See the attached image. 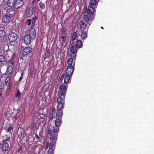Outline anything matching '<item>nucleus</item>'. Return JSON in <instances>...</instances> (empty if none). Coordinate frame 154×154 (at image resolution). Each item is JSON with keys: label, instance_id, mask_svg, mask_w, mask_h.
Listing matches in <instances>:
<instances>
[{"label": "nucleus", "instance_id": "nucleus-51", "mask_svg": "<svg viewBox=\"0 0 154 154\" xmlns=\"http://www.w3.org/2000/svg\"><path fill=\"white\" fill-rule=\"evenodd\" d=\"M35 137L36 139L37 140H39L40 139L39 137L37 134H36L35 135Z\"/></svg>", "mask_w": 154, "mask_h": 154}, {"label": "nucleus", "instance_id": "nucleus-31", "mask_svg": "<svg viewBox=\"0 0 154 154\" xmlns=\"http://www.w3.org/2000/svg\"><path fill=\"white\" fill-rule=\"evenodd\" d=\"M46 51L45 53V57L47 58L50 55V51L48 49H46Z\"/></svg>", "mask_w": 154, "mask_h": 154}, {"label": "nucleus", "instance_id": "nucleus-40", "mask_svg": "<svg viewBox=\"0 0 154 154\" xmlns=\"http://www.w3.org/2000/svg\"><path fill=\"white\" fill-rule=\"evenodd\" d=\"M36 19H37L35 17H34L32 21V27L34 26V24L36 20Z\"/></svg>", "mask_w": 154, "mask_h": 154}, {"label": "nucleus", "instance_id": "nucleus-62", "mask_svg": "<svg viewBox=\"0 0 154 154\" xmlns=\"http://www.w3.org/2000/svg\"><path fill=\"white\" fill-rule=\"evenodd\" d=\"M0 154H2V153H1L0 152Z\"/></svg>", "mask_w": 154, "mask_h": 154}, {"label": "nucleus", "instance_id": "nucleus-56", "mask_svg": "<svg viewBox=\"0 0 154 154\" xmlns=\"http://www.w3.org/2000/svg\"><path fill=\"white\" fill-rule=\"evenodd\" d=\"M22 79V77H20V79H19V81H20L21 80V79Z\"/></svg>", "mask_w": 154, "mask_h": 154}, {"label": "nucleus", "instance_id": "nucleus-2", "mask_svg": "<svg viewBox=\"0 0 154 154\" xmlns=\"http://www.w3.org/2000/svg\"><path fill=\"white\" fill-rule=\"evenodd\" d=\"M75 63L73 62V65L68 66L66 70L65 74L70 76L72 75L75 68Z\"/></svg>", "mask_w": 154, "mask_h": 154}, {"label": "nucleus", "instance_id": "nucleus-60", "mask_svg": "<svg viewBox=\"0 0 154 154\" xmlns=\"http://www.w3.org/2000/svg\"><path fill=\"white\" fill-rule=\"evenodd\" d=\"M101 28H102V29H103V27H101Z\"/></svg>", "mask_w": 154, "mask_h": 154}, {"label": "nucleus", "instance_id": "nucleus-8", "mask_svg": "<svg viewBox=\"0 0 154 154\" xmlns=\"http://www.w3.org/2000/svg\"><path fill=\"white\" fill-rule=\"evenodd\" d=\"M32 51V49L29 47H26L22 50V53L23 54L26 55L28 54Z\"/></svg>", "mask_w": 154, "mask_h": 154}, {"label": "nucleus", "instance_id": "nucleus-17", "mask_svg": "<svg viewBox=\"0 0 154 154\" xmlns=\"http://www.w3.org/2000/svg\"><path fill=\"white\" fill-rule=\"evenodd\" d=\"M78 49L77 47L75 46H73L70 49V51L73 54V57H76V54H75L76 53Z\"/></svg>", "mask_w": 154, "mask_h": 154}, {"label": "nucleus", "instance_id": "nucleus-46", "mask_svg": "<svg viewBox=\"0 0 154 154\" xmlns=\"http://www.w3.org/2000/svg\"><path fill=\"white\" fill-rule=\"evenodd\" d=\"M47 128L48 129V131H47L48 133L49 134H51L52 132L51 129L49 127H47Z\"/></svg>", "mask_w": 154, "mask_h": 154}, {"label": "nucleus", "instance_id": "nucleus-34", "mask_svg": "<svg viewBox=\"0 0 154 154\" xmlns=\"http://www.w3.org/2000/svg\"><path fill=\"white\" fill-rule=\"evenodd\" d=\"M48 154H53V150L52 148H49L47 151Z\"/></svg>", "mask_w": 154, "mask_h": 154}, {"label": "nucleus", "instance_id": "nucleus-58", "mask_svg": "<svg viewBox=\"0 0 154 154\" xmlns=\"http://www.w3.org/2000/svg\"><path fill=\"white\" fill-rule=\"evenodd\" d=\"M23 116V114H21V115H20V117H22V116Z\"/></svg>", "mask_w": 154, "mask_h": 154}, {"label": "nucleus", "instance_id": "nucleus-5", "mask_svg": "<svg viewBox=\"0 0 154 154\" xmlns=\"http://www.w3.org/2000/svg\"><path fill=\"white\" fill-rule=\"evenodd\" d=\"M5 13L13 18L16 14V11L13 8H9L7 10Z\"/></svg>", "mask_w": 154, "mask_h": 154}, {"label": "nucleus", "instance_id": "nucleus-53", "mask_svg": "<svg viewBox=\"0 0 154 154\" xmlns=\"http://www.w3.org/2000/svg\"><path fill=\"white\" fill-rule=\"evenodd\" d=\"M54 110H55V108L54 107H52V108H51V111H52V113H53L54 111Z\"/></svg>", "mask_w": 154, "mask_h": 154}, {"label": "nucleus", "instance_id": "nucleus-15", "mask_svg": "<svg viewBox=\"0 0 154 154\" xmlns=\"http://www.w3.org/2000/svg\"><path fill=\"white\" fill-rule=\"evenodd\" d=\"M8 49L7 50L4 51V54L6 55L7 57H9L10 56L13 55V52L9 49V46L8 47Z\"/></svg>", "mask_w": 154, "mask_h": 154}, {"label": "nucleus", "instance_id": "nucleus-12", "mask_svg": "<svg viewBox=\"0 0 154 154\" xmlns=\"http://www.w3.org/2000/svg\"><path fill=\"white\" fill-rule=\"evenodd\" d=\"M80 29L82 31H84L87 27L86 24L83 20L81 21L79 23Z\"/></svg>", "mask_w": 154, "mask_h": 154}, {"label": "nucleus", "instance_id": "nucleus-49", "mask_svg": "<svg viewBox=\"0 0 154 154\" xmlns=\"http://www.w3.org/2000/svg\"><path fill=\"white\" fill-rule=\"evenodd\" d=\"M50 119L51 120H52V119H53V113H51L50 114Z\"/></svg>", "mask_w": 154, "mask_h": 154}, {"label": "nucleus", "instance_id": "nucleus-24", "mask_svg": "<svg viewBox=\"0 0 154 154\" xmlns=\"http://www.w3.org/2000/svg\"><path fill=\"white\" fill-rule=\"evenodd\" d=\"M87 34L86 32H83L82 33L81 37L82 39H85L87 37Z\"/></svg>", "mask_w": 154, "mask_h": 154}, {"label": "nucleus", "instance_id": "nucleus-19", "mask_svg": "<svg viewBox=\"0 0 154 154\" xmlns=\"http://www.w3.org/2000/svg\"><path fill=\"white\" fill-rule=\"evenodd\" d=\"M15 8H18L21 7L23 4V2L22 0L16 1Z\"/></svg>", "mask_w": 154, "mask_h": 154}, {"label": "nucleus", "instance_id": "nucleus-45", "mask_svg": "<svg viewBox=\"0 0 154 154\" xmlns=\"http://www.w3.org/2000/svg\"><path fill=\"white\" fill-rule=\"evenodd\" d=\"M7 4L6 3H3L2 5V7L3 9H5L7 7Z\"/></svg>", "mask_w": 154, "mask_h": 154}, {"label": "nucleus", "instance_id": "nucleus-30", "mask_svg": "<svg viewBox=\"0 0 154 154\" xmlns=\"http://www.w3.org/2000/svg\"><path fill=\"white\" fill-rule=\"evenodd\" d=\"M5 34V32L4 30H0V38H2L3 37Z\"/></svg>", "mask_w": 154, "mask_h": 154}, {"label": "nucleus", "instance_id": "nucleus-22", "mask_svg": "<svg viewBox=\"0 0 154 154\" xmlns=\"http://www.w3.org/2000/svg\"><path fill=\"white\" fill-rule=\"evenodd\" d=\"M64 103H58L57 108V109L60 110L64 107Z\"/></svg>", "mask_w": 154, "mask_h": 154}, {"label": "nucleus", "instance_id": "nucleus-43", "mask_svg": "<svg viewBox=\"0 0 154 154\" xmlns=\"http://www.w3.org/2000/svg\"><path fill=\"white\" fill-rule=\"evenodd\" d=\"M37 124L36 123L32 124L31 126V128L32 129H35L37 126Z\"/></svg>", "mask_w": 154, "mask_h": 154}, {"label": "nucleus", "instance_id": "nucleus-47", "mask_svg": "<svg viewBox=\"0 0 154 154\" xmlns=\"http://www.w3.org/2000/svg\"><path fill=\"white\" fill-rule=\"evenodd\" d=\"M66 39V37L64 35H62L60 36L59 37V40L60 39Z\"/></svg>", "mask_w": 154, "mask_h": 154}, {"label": "nucleus", "instance_id": "nucleus-21", "mask_svg": "<svg viewBox=\"0 0 154 154\" xmlns=\"http://www.w3.org/2000/svg\"><path fill=\"white\" fill-rule=\"evenodd\" d=\"M88 12L90 14H92L94 13V9L93 7L91 5H89L88 7V8H87Z\"/></svg>", "mask_w": 154, "mask_h": 154}, {"label": "nucleus", "instance_id": "nucleus-32", "mask_svg": "<svg viewBox=\"0 0 154 154\" xmlns=\"http://www.w3.org/2000/svg\"><path fill=\"white\" fill-rule=\"evenodd\" d=\"M10 77L9 76H8L5 79V84L6 85H7L9 82H10Z\"/></svg>", "mask_w": 154, "mask_h": 154}, {"label": "nucleus", "instance_id": "nucleus-48", "mask_svg": "<svg viewBox=\"0 0 154 154\" xmlns=\"http://www.w3.org/2000/svg\"><path fill=\"white\" fill-rule=\"evenodd\" d=\"M12 129H13V128H12V127H9L8 128V129L7 130L8 132L11 133V131L12 130Z\"/></svg>", "mask_w": 154, "mask_h": 154}, {"label": "nucleus", "instance_id": "nucleus-4", "mask_svg": "<svg viewBox=\"0 0 154 154\" xmlns=\"http://www.w3.org/2000/svg\"><path fill=\"white\" fill-rule=\"evenodd\" d=\"M12 18L10 16L5 13V15L2 18V22L5 23H9Z\"/></svg>", "mask_w": 154, "mask_h": 154}, {"label": "nucleus", "instance_id": "nucleus-37", "mask_svg": "<svg viewBox=\"0 0 154 154\" xmlns=\"http://www.w3.org/2000/svg\"><path fill=\"white\" fill-rule=\"evenodd\" d=\"M5 60V58L3 55H0V62L2 63V62L4 61Z\"/></svg>", "mask_w": 154, "mask_h": 154}, {"label": "nucleus", "instance_id": "nucleus-23", "mask_svg": "<svg viewBox=\"0 0 154 154\" xmlns=\"http://www.w3.org/2000/svg\"><path fill=\"white\" fill-rule=\"evenodd\" d=\"M76 46L79 48L82 47V42L80 40H78L75 43Z\"/></svg>", "mask_w": 154, "mask_h": 154}, {"label": "nucleus", "instance_id": "nucleus-39", "mask_svg": "<svg viewBox=\"0 0 154 154\" xmlns=\"http://www.w3.org/2000/svg\"><path fill=\"white\" fill-rule=\"evenodd\" d=\"M77 37V33L75 32L73 33V34L72 36V41H74L76 38Z\"/></svg>", "mask_w": 154, "mask_h": 154}, {"label": "nucleus", "instance_id": "nucleus-9", "mask_svg": "<svg viewBox=\"0 0 154 154\" xmlns=\"http://www.w3.org/2000/svg\"><path fill=\"white\" fill-rule=\"evenodd\" d=\"M30 37L28 34H26L24 37V42L26 45H28L30 43L31 39H32Z\"/></svg>", "mask_w": 154, "mask_h": 154}, {"label": "nucleus", "instance_id": "nucleus-59", "mask_svg": "<svg viewBox=\"0 0 154 154\" xmlns=\"http://www.w3.org/2000/svg\"><path fill=\"white\" fill-rule=\"evenodd\" d=\"M2 63L0 62V66L2 65Z\"/></svg>", "mask_w": 154, "mask_h": 154}, {"label": "nucleus", "instance_id": "nucleus-28", "mask_svg": "<svg viewBox=\"0 0 154 154\" xmlns=\"http://www.w3.org/2000/svg\"><path fill=\"white\" fill-rule=\"evenodd\" d=\"M39 5L40 8L41 9H43L45 8V5L44 3L41 2L39 3Z\"/></svg>", "mask_w": 154, "mask_h": 154}, {"label": "nucleus", "instance_id": "nucleus-55", "mask_svg": "<svg viewBox=\"0 0 154 154\" xmlns=\"http://www.w3.org/2000/svg\"><path fill=\"white\" fill-rule=\"evenodd\" d=\"M2 94L1 93H0V98H1Z\"/></svg>", "mask_w": 154, "mask_h": 154}, {"label": "nucleus", "instance_id": "nucleus-57", "mask_svg": "<svg viewBox=\"0 0 154 154\" xmlns=\"http://www.w3.org/2000/svg\"><path fill=\"white\" fill-rule=\"evenodd\" d=\"M63 34H64V35L65 34V31H63Z\"/></svg>", "mask_w": 154, "mask_h": 154}, {"label": "nucleus", "instance_id": "nucleus-44", "mask_svg": "<svg viewBox=\"0 0 154 154\" xmlns=\"http://www.w3.org/2000/svg\"><path fill=\"white\" fill-rule=\"evenodd\" d=\"M8 139H9V137H7L6 136H5L4 138L3 141L4 142L5 141H8Z\"/></svg>", "mask_w": 154, "mask_h": 154}, {"label": "nucleus", "instance_id": "nucleus-29", "mask_svg": "<svg viewBox=\"0 0 154 154\" xmlns=\"http://www.w3.org/2000/svg\"><path fill=\"white\" fill-rule=\"evenodd\" d=\"M57 100L58 103H64V102L63 101L62 97L61 96H59L57 98Z\"/></svg>", "mask_w": 154, "mask_h": 154}, {"label": "nucleus", "instance_id": "nucleus-26", "mask_svg": "<svg viewBox=\"0 0 154 154\" xmlns=\"http://www.w3.org/2000/svg\"><path fill=\"white\" fill-rule=\"evenodd\" d=\"M56 115L57 117H60L61 118L63 116V111L61 110L57 111L56 113Z\"/></svg>", "mask_w": 154, "mask_h": 154}, {"label": "nucleus", "instance_id": "nucleus-61", "mask_svg": "<svg viewBox=\"0 0 154 154\" xmlns=\"http://www.w3.org/2000/svg\"><path fill=\"white\" fill-rule=\"evenodd\" d=\"M40 0H37V1H40Z\"/></svg>", "mask_w": 154, "mask_h": 154}, {"label": "nucleus", "instance_id": "nucleus-50", "mask_svg": "<svg viewBox=\"0 0 154 154\" xmlns=\"http://www.w3.org/2000/svg\"><path fill=\"white\" fill-rule=\"evenodd\" d=\"M46 145H47V146L45 147V150H47L48 148V146H49V143L48 142H47V143Z\"/></svg>", "mask_w": 154, "mask_h": 154}, {"label": "nucleus", "instance_id": "nucleus-38", "mask_svg": "<svg viewBox=\"0 0 154 154\" xmlns=\"http://www.w3.org/2000/svg\"><path fill=\"white\" fill-rule=\"evenodd\" d=\"M53 131L54 133H57L59 131V128L57 127H53Z\"/></svg>", "mask_w": 154, "mask_h": 154}, {"label": "nucleus", "instance_id": "nucleus-52", "mask_svg": "<svg viewBox=\"0 0 154 154\" xmlns=\"http://www.w3.org/2000/svg\"><path fill=\"white\" fill-rule=\"evenodd\" d=\"M53 145H54L53 143H50L49 145V148H52Z\"/></svg>", "mask_w": 154, "mask_h": 154}, {"label": "nucleus", "instance_id": "nucleus-42", "mask_svg": "<svg viewBox=\"0 0 154 154\" xmlns=\"http://www.w3.org/2000/svg\"><path fill=\"white\" fill-rule=\"evenodd\" d=\"M34 70V68L33 67H31L30 69V74L31 75H32V74L33 71Z\"/></svg>", "mask_w": 154, "mask_h": 154}, {"label": "nucleus", "instance_id": "nucleus-36", "mask_svg": "<svg viewBox=\"0 0 154 154\" xmlns=\"http://www.w3.org/2000/svg\"><path fill=\"white\" fill-rule=\"evenodd\" d=\"M7 86V89L8 91H9L11 88V82H9L8 84L7 85H6Z\"/></svg>", "mask_w": 154, "mask_h": 154}, {"label": "nucleus", "instance_id": "nucleus-3", "mask_svg": "<svg viewBox=\"0 0 154 154\" xmlns=\"http://www.w3.org/2000/svg\"><path fill=\"white\" fill-rule=\"evenodd\" d=\"M17 38V35L15 32L9 33L8 36V39L10 42H15Z\"/></svg>", "mask_w": 154, "mask_h": 154}, {"label": "nucleus", "instance_id": "nucleus-18", "mask_svg": "<svg viewBox=\"0 0 154 154\" xmlns=\"http://www.w3.org/2000/svg\"><path fill=\"white\" fill-rule=\"evenodd\" d=\"M57 138V135L55 134L52 133L50 136V140L52 141H56Z\"/></svg>", "mask_w": 154, "mask_h": 154}, {"label": "nucleus", "instance_id": "nucleus-54", "mask_svg": "<svg viewBox=\"0 0 154 154\" xmlns=\"http://www.w3.org/2000/svg\"><path fill=\"white\" fill-rule=\"evenodd\" d=\"M2 49L1 47H0V53H1L2 52Z\"/></svg>", "mask_w": 154, "mask_h": 154}, {"label": "nucleus", "instance_id": "nucleus-7", "mask_svg": "<svg viewBox=\"0 0 154 154\" xmlns=\"http://www.w3.org/2000/svg\"><path fill=\"white\" fill-rule=\"evenodd\" d=\"M14 67L13 63H9L7 67V72L9 74H11L12 73L13 69Z\"/></svg>", "mask_w": 154, "mask_h": 154}, {"label": "nucleus", "instance_id": "nucleus-11", "mask_svg": "<svg viewBox=\"0 0 154 154\" xmlns=\"http://www.w3.org/2000/svg\"><path fill=\"white\" fill-rule=\"evenodd\" d=\"M34 11L33 9L31 8L28 9L26 10L25 14V16L28 17H31L33 14Z\"/></svg>", "mask_w": 154, "mask_h": 154}, {"label": "nucleus", "instance_id": "nucleus-1", "mask_svg": "<svg viewBox=\"0 0 154 154\" xmlns=\"http://www.w3.org/2000/svg\"><path fill=\"white\" fill-rule=\"evenodd\" d=\"M92 14L89 13L88 12L87 8H85L84 13V20L87 22L91 21L92 19Z\"/></svg>", "mask_w": 154, "mask_h": 154}, {"label": "nucleus", "instance_id": "nucleus-20", "mask_svg": "<svg viewBox=\"0 0 154 154\" xmlns=\"http://www.w3.org/2000/svg\"><path fill=\"white\" fill-rule=\"evenodd\" d=\"M62 123V121L59 118L56 119L55 122V125L57 127L60 126Z\"/></svg>", "mask_w": 154, "mask_h": 154}, {"label": "nucleus", "instance_id": "nucleus-27", "mask_svg": "<svg viewBox=\"0 0 154 154\" xmlns=\"http://www.w3.org/2000/svg\"><path fill=\"white\" fill-rule=\"evenodd\" d=\"M62 45L63 47H65L66 45V39L59 40Z\"/></svg>", "mask_w": 154, "mask_h": 154}, {"label": "nucleus", "instance_id": "nucleus-25", "mask_svg": "<svg viewBox=\"0 0 154 154\" xmlns=\"http://www.w3.org/2000/svg\"><path fill=\"white\" fill-rule=\"evenodd\" d=\"M73 59L72 58H69L67 60V63L69 66H72V62Z\"/></svg>", "mask_w": 154, "mask_h": 154}, {"label": "nucleus", "instance_id": "nucleus-35", "mask_svg": "<svg viewBox=\"0 0 154 154\" xmlns=\"http://www.w3.org/2000/svg\"><path fill=\"white\" fill-rule=\"evenodd\" d=\"M97 3V1L96 0H90V3L91 5H95Z\"/></svg>", "mask_w": 154, "mask_h": 154}, {"label": "nucleus", "instance_id": "nucleus-33", "mask_svg": "<svg viewBox=\"0 0 154 154\" xmlns=\"http://www.w3.org/2000/svg\"><path fill=\"white\" fill-rule=\"evenodd\" d=\"M21 95V94L19 90L17 91V93L15 95V98L17 100H18L19 99V96Z\"/></svg>", "mask_w": 154, "mask_h": 154}, {"label": "nucleus", "instance_id": "nucleus-14", "mask_svg": "<svg viewBox=\"0 0 154 154\" xmlns=\"http://www.w3.org/2000/svg\"><path fill=\"white\" fill-rule=\"evenodd\" d=\"M9 147L8 144L6 142H4L2 144L1 149L2 151H6L8 149Z\"/></svg>", "mask_w": 154, "mask_h": 154}, {"label": "nucleus", "instance_id": "nucleus-41", "mask_svg": "<svg viewBox=\"0 0 154 154\" xmlns=\"http://www.w3.org/2000/svg\"><path fill=\"white\" fill-rule=\"evenodd\" d=\"M32 23V20L30 19H27L26 21V24L28 25L29 26L31 25Z\"/></svg>", "mask_w": 154, "mask_h": 154}, {"label": "nucleus", "instance_id": "nucleus-6", "mask_svg": "<svg viewBox=\"0 0 154 154\" xmlns=\"http://www.w3.org/2000/svg\"><path fill=\"white\" fill-rule=\"evenodd\" d=\"M66 74H63L61 76L60 78V81H62L63 79L64 78V83L65 84H67L69 82L70 79V75H66V76H65Z\"/></svg>", "mask_w": 154, "mask_h": 154}, {"label": "nucleus", "instance_id": "nucleus-10", "mask_svg": "<svg viewBox=\"0 0 154 154\" xmlns=\"http://www.w3.org/2000/svg\"><path fill=\"white\" fill-rule=\"evenodd\" d=\"M28 35H29L32 39H34L36 36V32L35 30L33 28L31 29L29 31Z\"/></svg>", "mask_w": 154, "mask_h": 154}, {"label": "nucleus", "instance_id": "nucleus-16", "mask_svg": "<svg viewBox=\"0 0 154 154\" xmlns=\"http://www.w3.org/2000/svg\"><path fill=\"white\" fill-rule=\"evenodd\" d=\"M16 0H8L7 3L8 5L10 7H16Z\"/></svg>", "mask_w": 154, "mask_h": 154}, {"label": "nucleus", "instance_id": "nucleus-13", "mask_svg": "<svg viewBox=\"0 0 154 154\" xmlns=\"http://www.w3.org/2000/svg\"><path fill=\"white\" fill-rule=\"evenodd\" d=\"M59 89L62 91L61 93V95H64L66 92V86L63 84L60 85L59 87Z\"/></svg>", "mask_w": 154, "mask_h": 154}]
</instances>
